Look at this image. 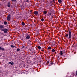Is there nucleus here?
Here are the masks:
<instances>
[{
  "instance_id": "23",
  "label": "nucleus",
  "mask_w": 77,
  "mask_h": 77,
  "mask_svg": "<svg viewBox=\"0 0 77 77\" xmlns=\"http://www.w3.org/2000/svg\"><path fill=\"white\" fill-rule=\"evenodd\" d=\"M38 49L39 50H40L41 48V47L40 46H39L38 47Z\"/></svg>"
},
{
  "instance_id": "3",
  "label": "nucleus",
  "mask_w": 77,
  "mask_h": 77,
  "mask_svg": "<svg viewBox=\"0 0 77 77\" xmlns=\"http://www.w3.org/2000/svg\"><path fill=\"white\" fill-rule=\"evenodd\" d=\"M64 53V52H63V51H60V56H62V55L63 54V53Z\"/></svg>"
},
{
  "instance_id": "25",
  "label": "nucleus",
  "mask_w": 77,
  "mask_h": 77,
  "mask_svg": "<svg viewBox=\"0 0 77 77\" xmlns=\"http://www.w3.org/2000/svg\"><path fill=\"white\" fill-rule=\"evenodd\" d=\"M38 56V55L36 54L35 55L34 57H37Z\"/></svg>"
},
{
  "instance_id": "2",
  "label": "nucleus",
  "mask_w": 77,
  "mask_h": 77,
  "mask_svg": "<svg viewBox=\"0 0 77 77\" xmlns=\"http://www.w3.org/2000/svg\"><path fill=\"white\" fill-rule=\"evenodd\" d=\"M1 31L4 32L5 33H6L7 32H8V29H1Z\"/></svg>"
},
{
  "instance_id": "22",
  "label": "nucleus",
  "mask_w": 77,
  "mask_h": 77,
  "mask_svg": "<svg viewBox=\"0 0 77 77\" xmlns=\"http://www.w3.org/2000/svg\"><path fill=\"white\" fill-rule=\"evenodd\" d=\"M13 42H14V40H12L11 41V42L10 41V43H11V44H13Z\"/></svg>"
},
{
  "instance_id": "12",
  "label": "nucleus",
  "mask_w": 77,
  "mask_h": 77,
  "mask_svg": "<svg viewBox=\"0 0 77 77\" xmlns=\"http://www.w3.org/2000/svg\"><path fill=\"white\" fill-rule=\"evenodd\" d=\"M22 25H23V26H25V23H24V22H23L22 23Z\"/></svg>"
},
{
  "instance_id": "40",
  "label": "nucleus",
  "mask_w": 77,
  "mask_h": 77,
  "mask_svg": "<svg viewBox=\"0 0 77 77\" xmlns=\"http://www.w3.org/2000/svg\"><path fill=\"white\" fill-rule=\"evenodd\" d=\"M10 20L11 19V17H10Z\"/></svg>"
},
{
  "instance_id": "17",
  "label": "nucleus",
  "mask_w": 77,
  "mask_h": 77,
  "mask_svg": "<svg viewBox=\"0 0 77 77\" xmlns=\"http://www.w3.org/2000/svg\"><path fill=\"white\" fill-rule=\"evenodd\" d=\"M10 11H11V13L13 12V9H12V8H11V9H10Z\"/></svg>"
},
{
  "instance_id": "16",
  "label": "nucleus",
  "mask_w": 77,
  "mask_h": 77,
  "mask_svg": "<svg viewBox=\"0 0 77 77\" xmlns=\"http://www.w3.org/2000/svg\"><path fill=\"white\" fill-rule=\"evenodd\" d=\"M65 36L66 38H68V34H66Z\"/></svg>"
},
{
  "instance_id": "24",
  "label": "nucleus",
  "mask_w": 77,
  "mask_h": 77,
  "mask_svg": "<svg viewBox=\"0 0 77 77\" xmlns=\"http://www.w3.org/2000/svg\"><path fill=\"white\" fill-rule=\"evenodd\" d=\"M7 67H8V68H9L10 67V66H9V64H7Z\"/></svg>"
},
{
  "instance_id": "29",
  "label": "nucleus",
  "mask_w": 77,
  "mask_h": 77,
  "mask_svg": "<svg viewBox=\"0 0 77 77\" xmlns=\"http://www.w3.org/2000/svg\"><path fill=\"white\" fill-rule=\"evenodd\" d=\"M49 14L50 15H51V13H49Z\"/></svg>"
},
{
  "instance_id": "4",
  "label": "nucleus",
  "mask_w": 77,
  "mask_h": 77,
  "mask_svg": "<svg viewBox=\"0 0 77 77\" xmlns=\"http://www.w3.org/2000/svg\"><path fill=\"white\" fill-rule=\"evenodd\" d=\"M7 19L8 21H10V14L7 17Z\"/></svg>"
},
{
  "instance_id": "27",
  "label": "nucleus",
  "mask_w": 77,
  "mask_h": 77,
  "mask_svg": "<svg viewBox=\"0 0 77 77\" xmlns=\"http://www.w3.org/2000/svg\"><path fill=\"white\" fill-rule=\"evenodd\" d=\"M44 19L43 18H42V19H41V21H44Z\"/></svg>"
},
{
  "instance_id": "36",
  "label": "nucleus",
  "mask_w": 77,
  "mask_h": 77,
  "mask_svg": "<svg viewBox=\"0 0 77 77\" xmlns=\"http://www.w3.org/2000/svg\"><path fill=\"white\" fill-rule=\"evenodd\" d=\"M33 11H31V10L29 11L30 12H32Z\"/></svg>"
},
{
  "instance_id": "35",
  "label": "nucleus",
  "mask_w": 77,
  "mask_h": 77,
  "mask_svg": "<svg viewBox=\"0 0 77 77\" xmlns=\"http://www.w3.org/2000/svg\"><path fill=\"white\" fill-rule=\"evenodd\" d=\"M44 50H43V49H42V51H44Z\"/></svg>"
},
{
  "instance_id": "14",
  "label": "nucleus",
  "mask_w": 77,
  "mask_h": 77,
  "mask_svg": "<svg viewBox=\"0 0 77 77\" xmlns=\"http://www.w3.org/2000/svg\"><path fill=\"white\" fill-rule=\"evenodd\" d=\"M11 48H14V47H15V46H14L12 45H11Z\"/></svg>"
},
{
  "instance_id": "11",
  "label": "nucleus",
  "mask_w": 77,
  "mask_h": 77,
  "mask_svg": "<svg viewBox=\"0 0 77 77\" xmlns=\"http://www.w3.org/2000/svg\"><path fill=\"white\" fill-rule=\"evenodd\" d=\"M4 24L5 25H6L7 24H8V23L6 22L5 21L4 22Z\"/></svg>"
},
{
  "instance_id": "30",
  "label": "nucleus",
  "mask_w": 77,
  "mask_h": 77,
  "mask_svg": "<svg viewBox=\"0 0 77 77\" xmlns=\"http://www.w3.org/2000/svg\"><path fill=\"white\" fill-rule=\"evenodd\" d=\"M53 16H51V20H52L53 19Z\"/></svg>"
},
{
  "instance_id": "19",
  "label": "nucleus",
  "mask_w": 77,
  "mask_h": 77,
  "mask_svg": "<svg viewBox=\"0 0 77 77\" xmlns=\"http://www.w3.org/2000/svg\"><path fill=\"white\" fill-rule=\"evenodd\" d=\"M52 52H54L55 51V50L54 49H53L52 50Z\"/></svg>"
},
{
  "instance_id": "31",
  "label": "nucleus",
  "mask_w": 77,
  "mask_h": 77,
  "mask_svg": "<svg viewBox=\"0 0 77 77\" xmlns=\"http://www.w3.org/2000/svg\"><path fill=\"white\" fill-rule=\"evenodd\" d=\"M50 63V62L49 61H48L47 62V64H48V63Z\"/></svg>"
},
{
  "instance_id": "33",
  "label": "nucleus",
  "mask_w": 77,
  "mask_h": 77,
  "mask_svg": "<svg viewBox=\"0 0 77 77\" xmlns=\"http://www.w3.org/2000/svg\"><path fill=\"white\" fill-rule=\"evenodd\" d=\"M13 2H16V0H12Z\"/></svg>"
},
{
  "instance_id": "7",
  "label": "nucleus",
  "mask_w": 77,
  "mask_h": 77,
  "mask_svg": "<svg viewBox=\"0 0 77 77\" xmlns=\"http://www.w3.org/2000/svg\"><path fill=\"white\" fill-rule=\"evenodd\" d=\"M0 50H2V51H4V50H5V48H2V47H1L0 46Z\"/></svg>"
},
{
  "instance_id": "9",
  "label": "nucleus",
  "mask_w": 77,
  "mask_h": 77,
  "mask_svg": "<svg viewBox=\"0 0 77 77\" xmlns=\"http://www.w3.org/2000/svg\"><path fill=\"white\" fill-rule=\"evenodd\" d=\"M7 6L8 7H10V2H8Z\"/></svg>"
},
{
  "instance_id": "34",
  "label": "nucleus",
  "mask_w": 77,
  "mask_h": 77,
  "mask_svg": "<svg viewBox=\"0 0 77 77\" xmlns=\"http://www.w3.org/2000/svg\"><path fill=\"white\" fill-rule=\"evenodd\" d=\"M63 8H65V5H63Z\"/></svg>"
},
{
  "instance_id": "1",
  "label": "nucleus",
  "mask_w": 77,
  "mask_h": 77,
  "mask_svg": "<svg viewBox=\"0 0 77 77\" xmlns=\"http://www.w3.org/2000/svg\"><path fill=\"white\" fill-rule=\"evenodd\" d=\"M69 39L71 38V31L69 30Z\"/></svg>"
},
{
  "instance_id": "21",
  "label": "nucleus",
  "mask_w": 77,
  "mask_h": 77,
  "mask_svg": "<svg viewBox=\"0 0 77 77\" xmlns=\"http://www.w3.org/2000/svg\"><path fill=\"white\" fill-rule=\"evenodd\" d=\"M45 14H47V12L46 11H45L43 12Z\"/></svg>"
},
{
  "instance_id": "43",
  "label": "nucleus",
  "mask_w": 77,
  "mask_h": 77,
  "mask_svg": "<svg viewBox=\"0 0 77 77\" xmlns=\"http://www.w3.org/2000/svg\"><path fill=\"white\" fill-rule=\"evenodd\" d=\"M0 5H1V4H0Z\"/></svg>"
},
{
  "instance_id": "6",
  "label": "nucleus",
  "mask_w": 77,
  "mask_h": 77,
  "mask_svg": "<svg viewBox=\"0 0 77 77\" xmlns=\"http://www.w3.org/2000/svg\"><path fill=\"white\" fill-rule=\"evenodd\" d=\"M30 36H29V35H28L26 36V39H30Z\"/></svg>"
},
{
  "instance_id": "42",
  "label": "nucleus",
  "mask_w": 77,
  "mask_h": 77,
  "mask_svg": "<svg viewBox=\"0 0 77 77\" xmlns=\"http://www.w3.org/2000/svg\"><path fill=\"white\" fill-rule=\"evenodd\" d=\"M30 50V48H29V50Z\"/></svg>"
},
{
  "instance_id": "41",
  "label": "nucleus",
  "mask_w": 77,
  "mask_h": 77,
  "mask_svg": "<svg viewBox=\"0 0 77 77\" xmlns=\"http://www.w3.org/2000/svg\"><path fill=\"white\" fill-rule=\"evenodd\" d=\"M51 6H52V4H51Z\"/></svg>"
},
{
  "instance_id": "44",
  "label": "nucleus",
  "mask_w": 77,
  "mask_h": 77,
  "mask_svg": "<svg viewBox=\"0 0 77 77\" xmlns=\"http://www.w3.org/2000/svg\"><path fill=\"white\" fill-rule=\"evenodd\" d=\"M10 7H11V6H10Z\"/></svg>"
},
{
  "instance_id": "5",
  "label": "nucleus",
  "mask_w": 77,
  "mask_h": 77,
  "mask_svg": "<svg viewBox=\"0 0 77 77\" xmlns=\"http://www.w3.org/2000/svg\"><path fill=\"white\" fill-rule=\"evenodd\" d=\"M4 28V26H3L2 25H0V29L2 30L3 29H3Z\"/></svg>"
},
{
  "instance_id": "32",
  "label": "nucleus",
  "mask_w": 77,
  "mask_h": 77,
  "mask_svg": "<svg viewBox=\"0 0 77 77\" xmlns=\"http://www.w3.org/2000/svg\"><path fill=\"white\" fill-rule=\"evenodd\" d=\"M51 65H53V63H51Z\"/></svg>"
},
{
  "instance_id": "37",
  "label": "nucleus",
  "mask_w": 77,
  "mask_h": 77,
  "mask_svg": "<svg viewBox=\"0 0 77 77\" xmlns=\"http://www.w3.org/2000/svg\"><path fill=\"white\" fill-rule=\"evenodd\" d=\"M26 2H28V0H26Z\"/></svg>"
},
{
  "instance_id": "26",
  "label": "nucleus",
  "mask_w": 77,
  "mask_h": 77,
  "mask_svg": "<svg viewBox=\"0 0 77 77\" xmlns=\"http://www.w3.org/2000/svg\"><path fill=\"white\" fill-rule=\"evenodd\" d=\"M25 48V46H23L22 47V48Z\"/></svg>"
},
{
  "instance_id": "39",
  "label": "nucleus",
  "mask_w": 77,
  "mask_h": 77,
  "mask_svg": "<svg viewBox=\"0 0 77 77\" xmlns=\"http://www.w3.org/2000/svg\"><path fill=\"white\" fill-rule=\"evenodd\" d=\"M11 39H12V38L11 37V39H10V40H11Z\"/></svg>"
},
{
  "instance_id": "20",
  "label": "nucleus",
  "mask_w": 77,
  "mask_h": 77,
  "mask_svg": "<svg viewBox=\"0 0 77 77\" xmlns=\"http://www.w3.org/2000/svg\"><path fill=\"white\" fill-rule=\"evenodd\" d=\"M54 2V0L51 1H50V3H52Z\"/></svg>"
},
{
  "instance_id": "18",
  "label": "nucleus",
  "mask_w": 77,
  "mask_h": 77,
  "mask_svg": "<svg viewBox=\"0 0 77 77\" xmlns=\"http://www.w3.org/2000/svg\"><path fill=\"white\" fill-rule=\"evenodd\" d=\"M20 50V48H17V51H19Z\"/></svg>"
},
{
  "instance_id": "13",
  "label": "nucleus",
  "mask_w": 77,
  "mask_h": 77,
  "mask_svg": "<svg viewBox=\"0 0 77 77\" xmlns=\"http://www.w3.org/2000/svg\"><path fill=\"white\" fill-rule=\"evenodd\" d=\"M10 63L11 65H14V62L11 61V62H10Z\"/></svg>"
},
{
  "instance_id": "10",
  "label": "nucleus",
  "mask_w": 77,
  "mask_h": 77,
  "mask_svg": "<svg viewBox=\"0 0 77 77\" xmlns=\"http://www.w3.org/2000/svg\"><path fill=\"white\" fill-rule=\"evenodd\" d=\"M58 1L59 3H62V0H58Z\"/></svg>"
},
{
  "instance_id": "15",
  "label": "nucleus",
  "mask_w": 77,
  "mask_h": 77,
  "mask_svg": "<svg viewBox=\"0 0 77 77\" xmlns=\"http://www.w3.org/2000/svg\"><path fill=\"white\" fill-rule=\"evenodd\" d=\"M51 47H49L48 48L47 50H51Z\"/></svg>"
},
{
  "instance_id": "38",
  "label": "nucleus",
  "mask_w": 77,
  "mask_h": 77,
  "mask_svg": "<svg viewBox=\"0 0 77 77\" xmlns=\"http://www.w3.org/2000/svg\"><path fill=\"white\" fill-rule=\"evenodd\" d=\"M8 64H10V62H9L8 63Z\"/></svg>"
},
{
  "instance_id": "8",
  "label": "nucleus",
  "mask_w": 77,
  "mask_h": 77,
  "mask_svg": "<svg viewBox=\"0 0 77 77\" xmlns=\"http://www.w3.org/2000/svg\"><path fill=\"white\" fill-rule=\"evenodd\" d=\"M38 11H35L34 12V14L35 15H38Z\"/></svg>"
},
{
  "instance_id": "28",
  "label": "nucleus",
  "mask_w": 77,
  "mask_h": 77,
  "mask_svg": "<svg viewBox=\"0 0 77 77\" xmlns=\"http://www.w3.org/2000/svg\"><path fill=\"white\" fill-rule=\"evenodd\" d=\"M75 75H77V70L76 71V73H75Z\"/></svg>"
}]
</instances>
